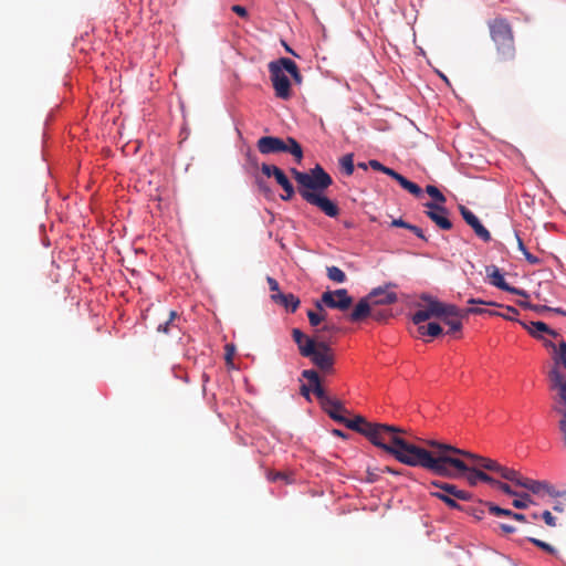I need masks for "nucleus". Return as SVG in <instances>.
I'll list each match as a JSON object with an SVG mask.
<instances>
[{
	"instance_id": "1",
	"label": "nucleus",
	"mask_w": 566,
	"mask_h": 566,
	"mask_svg": "<svg viewBox=\"0 0 566 566\" xmlns=\"http://www.w3.org/2000/svg\"><path fill=\"white\" fill-rule=\"evenodd\" d=\"M402 430L398 427L375 423L368 427L366 437L376 447L392 455L397 461L409 467L422 468L432 474L440 469L441 448L443 442L438 440H426L427 448L416 446L400 437Z\"/></svg>"
},
{
	"instance_id": "2",
	"label": "nucleus",
	"mask_w": 566,
	"mask_h": 566,
	"mask_svg": "<svg viewBox=\"0 0 566 566\" xmlns=\"http://www.w3.org/2000/svg\"><path fill=\"white\" fill-rule=\"evenodd\" d=\"M441 448V458H446L443 462L440 461V469L436 470V475L447 478V479H458L464 475V471L469 470V464H467L460 457L469 459L471 462H474L478 467L494 472L499 474L502 479L507 481H513L516 478V471L514 469H510L501 465L495 460L490 458H485L470 451L459 449L449 443L442 444Z\"/></svg>"
},
{
	"instance_id": "3",
	"label": "nucleus",
	"mask_w": 566,
	"mask_h": 566,
	"mask_svg": "<svg viewBox=\"0 0 566 566\" xmlns=\"http://www.w3.org/2000/svg\"><path fill=\"white\" fill-rule=\"evenodd\" d=\"M291 174L298 184V193L306 202L317 207L331 218L339 214V209L335 202L316 192L327 189L333 184L331 176L322 166L316 165L310 172L292 168Z\"/></svg>"
},
{
	"instance_id": "4",
	"label": "nucleus",
	"mask_w": 566,
	"mask_h": 566,
	"mask_svg": "<svg viewBox=\"0 0 566 566\" xmlns=\"http://www.w3.org/2000/svg\"><path fill=\"white\" fill-rule=\"evenodd\" d=\"M269 72L275 95L281 99H289L292 95L291 83L285 72L290 73L296 83L302 81L296 63L289 57H281L270 62Z\"/></svg>"
},
{
	"instance_id": "5",
	"label": "nucleus",
	"mask_w": 566,
	"mask_h": 566,
	"mask_svg": "<svg viewBox=\"0 0 566 566\" xmlns=\"http://www.w3.org/2000/svg\"><path fill=\"white\" fill-rule=\"evenodd\" d=\"M488 27L500 59L502 61L513 59L515 52L514 36L509 21L505 18L496 17L488 22Z\"/></svg>"
},
{
	"instance_id": "6",
	"label": "nucleus",
	"mask_w": 566,
	"mask_h": 566,
	"mask_svg": "<svg viewBox=\"0 0 566 566\" xmlns=\"http://www.w3.org/2000/svg\"><path fill=\"white\" fill-rule=\"evenodd\" d=\"M303 352V357L310 358L311 363L324 375L334 373L335 354L327 342L317 340L313 347L308 345Z\"/></svg>"
},
{
	"instance_id": "7",
	"label": "nucleus",
	"mask_w": 566,
	"mask_h": 566,
	"mask_svg": "<svg viewBox=\"0 0 566 566\" xmlns=\"http://www.w3.org/2000/svg\"><path fill=\"white\" fill-rule=\"evenodd\" d=\"M548 378L552 384V389L558 390V400L553 406V410L562 416V419L559 420V430L566 444V378L559 370L558 366H554L549 370Z\"/></svg>"
},
{
	"instance_id": "8",
	"label": "nucleus",
	"mask_w": 566,
	"mask_h": 566,
	"mask_svg": "<svg viewBox=\"0 0 566 566\" xmlns=\"http://www.w3.org/2000/svg\"><path fill=\"white\" fill-rule=\"evenodd\" d=\"M431 484L439 489L437 492H431V495L439 499L451 509L463 510V506L458 503V500L470 501L472 499L470 492L460 490L454 484L440 481H432Z\"/></svg>"
},
{
	"instance_id": "9",
	"label": "nucleus",
	"mask_w": 566,
	"mask_h": 566,
	"mask_svg": "<svg viewBox=\"0 0 566 566\" xmlns=\"http://www.w3.org/2000/svg\"><path fill=\"white\" fill-rule=\"evenodd\" d=\"M322 303L331 308L346 311L353 304V297L348 295L347 290L339 289L336 291H327L322 294L321 302L317 301L315 303V306L319 312H324Z\"/></svg>"
},
{
	"instance_id": "10",
	"label": "nucleus",
	"mask_w": 566,
	"mask_h": 566,
	"mask_svg": "<svg viewBox=\"0 0 566 566\" xmlns=\"http://www.w3.org/2000/svg\"><path fill=\"white\" fill-rule=\"evenodd\" d=\"M515 485L524 488L536 495H554L555 490L554 486L545 481H537L533 479H528L523 476L520 472L516 471V478L512 481Z\"/></svg>"
},
{
	"instance_id": "11",
	"label": "nucleus",
	"mask_w": 566,
	"mask_h": 566,
	"mask_svg": "<svg viewBox=\"0 0 566 566\" xmlns=\"http://www.w3.org/2000/svg\"><path fill=\"white\" fill-rule=\"evenodd\" d=\"M424 207L427 208V217L431 221H433L440 229L450 230L452 228V222L449 219V211L443 205L426 202Z\"/></svg>"
},
{
	"instance_id": "12",
	"label": "nucleus",
	"mask_w": 566,
	"mask_h": 566,
	"mask_svg": "<svg viewBox=\"0 0 566 566\" xmlns=\"http://www.w3.org/2000/svg\"><path fill=\"white\" fill-rule=\"evenodd\" d=\"M396 284L388 283L385 286H379L376 289H373L368 293V300H370V303L373 306L378 305H390L397 302L398 296L395 292L389 291V287H395Z\"/></svg>"
},
{
	"instance_id": "13",
	"label": "nucleus",
	"mask_w": 566,
	"mask_h": 566,
	"mask_svg": "<svg viewBox=\"0 0 566 566\" xmlns=\"http://www.w3.org/2000/svg\"><path fill=\"white\" fill-rule=\"evenodd\" d=\"M421 300L427 302V308L432 317L442 318L443 315H458L460 313V308L458 306L442 303L430 295L423 294Z\"/></svg>"
},
{
	"instance_id": "14",
	"label": "nucleus",
	"mask_w": 566,
	"mask_h": 566,
	"mask_svg": "<svg viewBox=\"0 0 566 566\" xmlns=\"http://www.w3.org/2000/svg\"><path fill=\"white\" fill-rule=\"evenodd\" d=\"M464 221L473 229L474 233L484 242L491 241L492 237L489 230L480 222L479 218L467 207H459Z\"/></svg>"
},
{
	"instance_id": "15",
	"label": "nucleus",
	"mask_w": 566,
	"mask_h": 566,
	"mask_svg": "<svg viewBox=\"0 0 566 566\" xmlns=\"http://www.w3.org/2000/svg\"><path fill=\"white\" fill-rule=\"evenodd\" d=\"M485 272L490 283L495 287L513 294L526 296V293L524 291L510 286L505 282L503 274L501 273L500 269L496 265L486 266Z\"/></svg>"
},
{
	"instance_id": "16",
	"label": "nucleus",
	"mask_w": 566,
	"mask_h": 566,
	"mask_svg": "<svg viewBox=\"0 0 566 566\" xmlns=\"http://www.w3.org/2000/svg\"><path fill=\"white\" fill-rule=\"evenodd\" d=\"M317 399L322 408L328 413V416L333 420L339 423L345 420V417L342 415V412L346 410L339 400L329 397L326 392H324L323 396L317 397Z\"/></svg>"
},
{
	"instance_id": "17",
	"label": "nucleus",
	"mask_w": 566,
	"mask_h": 566,
	"mask_svg": "<svg viewBox=\"0 0 566 566\" xmlns=\"http://www.w3.org/2000/svg\"><path fill=\"white\" fill-rule=\"evenodd\" d=\"M258 149L263 155L285 153L286 146L282 138L274 136H264L258 140Z\"/></svg>"
},
{
	"instance_id": "18",
	"label": "nucleus",
	"mask_w": 566,
	"mask_h": 566,
	"mask_svg": "<svg viewBox=\"0 0 566 566\" xmlns=\"http://www.w3.org/2000/svg\"><path fill=\"white\" fill-rule=\"evenodd\" d=\"M481 469L482 468L478 467L474 462H472V465H469V470L464 471V473H467L465 479L469 485L475 486L480 481L489 483L490 485L494 483V478H492Z\"/></svg>"
},
{
	"instance_id": "19",
	"label": "nucleus",
	"mask_w": 566,
	"mask_h": 566,
	"mask_svg": "<svg viewBox=\"0 0 566 566\" xmlns=\"http://www.w3.org/2000/svg\"><path fill=\"white\" fill-rule=\"evenodd\" d=\"M271 300L277 304L290 311L291 313H294L298 306H300V298L295 296L292 293H273L271 294Z\"/></svg>"
},
{
	"instance_id": "20",
	"label": "nucleus",
	"mask_w": 566,
	"mask_h": 566,
	"mask_svg": "<svg viewBox=\"0 0 566 566\" xmlns=\"http://www.w3.org/2000/svg\"><path fill=\"white\" fill-rule=\"evenodd\" d=\"M371 306L370 300H368V295L356 304L353 312L349 314L348 318L352 322H361L365 318L370 316L371 313Z\"/></svg>"
},
{
	"instance_id": "21",
	"label": "nucleus",
	"mask_w": 566,
	"mask_h": 566,
	"mask_svg": "<svg viewBox=\"0 0 566 566\" xmlns=\"http://www.w3.org/2000/svg\"><path fill=\"white\" fill-rule=\"evenodd\" d=\"M302 377L308 380V382L312 387V391L314 392L316 398L323 396L325 390L321 385V379H319V375H318L317 370L305 369L302 371Z\"/></svg>"
},
{
	"instance_id": "22",
	"label": "nucleus",
	"mask_w": 566,
	"mask_h": 566,
	"mask_svg": "<svg viewBox=\"0 0 566 566\" xmlns=\"http://www.w3.org/2000/svg\"><path fill=\"white\" fill-rule=\"evenodd\" d=\"M292 338L297 345L300 355L303 356V349L306 348L308 345L310 347H313V345L318 340L314 337H310L305 335L301 329L293 328L292 329Z\"/></svg>"
},
{
	"instance_id": "23",
	"label": "nucleus",
	"mask_w": 566,
	"mask_h": 566,
	"mask_svg": "<svg viewBox=\"0 0 566 566\" xmlns=\"http://www.w3.org/2000/svg\"><path fill=\"white\" fill-rule=\"evenodd\" d=\"M340 423L345 424L347 428L355 430L366 437V431L368 427H373L375 423L367 422L363 417L357 416L354 419H347L345 417V420Z\"/></svg>"
},
{
	"instance_id": "24",
	"label": "nucleus",
	"mask_w": 566,
	"mask_h": 566,
	"mask_svg": "<svg viewBox=\"0 0 566 566\" xmlns=\"http://www.w3.org/2000/svg\"><path fill=\"white\" fill-rule=\"evenodd\" d=\"M394 178L405 190L409 191L415 197H420L422 195V189L415 182L408 180L406 177L395 171Z\"/></svg>"
},
{
	"instance_id": "25",
	"label": "nucleus",
	"mask_w": 566,
	"mask_h": 566,
	"mask_svg": "<svg viewBox=\"0 0 566 566\" xmlns=\"http://www.w3.org/2000/svg\"><path fill=\"white\" fill-rule=\"evenodd\" d=\"M520 324L528 331V333L533 337H539L536 332H543L552 335L553 337H556L558 334L557 332L551 329L547 324L544 322H532L531 325H527L524 322H520Z\"/></svg>"
},
{
	"instance_id": "26",
	"label": "nucleus",
	"mask_w": 566,
	"mask_h": 566,
	"mask_svg": "<svg viewBox=\"0 0 566 566\" xmlns=\"http://www.w3.org/2000/svg\"><path fill=\"white\" fill-rule=\"evenodd\" d=\"M284 142H285V146H286L285 153H289L292 156H294L296 163L301 164L302 158H303V149H302L301 145L293 137H287L286 139H284Z\"/></svg>"
},
{
	"instance_id": "27",
	"label": "nucleus",
	"mask_w": 566,
	"mask_h": 566,
	"mask_svg": "<svg viewBox=\"0 0 566 566\" xmlns=\"http://www.w3.org/2000/svg\"><path fill=\"white\" fill-rule=\"evenodd\" d=\"M275 180L283 188V190L285 192L284 195L281 196V198L285 201L291 200L294 197L295 191H294V188H293L291 181L285 176V174L284 172L277 174V178Z\"/></svg>"
},
{
	"instance_id": "28",
	"label": "nucleus",
	"mask_w": 566,
	"mask_h": 566,
	"mask_svg": "<svg viewBox=\"0 0 566 566\" xmlns=\"http://www.w3.org/2000/svg\"><path fill=\"white\" fill-rule=\"evenodd\" d=\"M464 317L463 311L460 310L458 315H443L442 319L450 327L449 332H460L462 328L461 319Z\"/></svg>"
},
{
	"instance_id": "29",
	"label": "nucleus",
	"mask_w": 566,
	"mask_h": 566,
	"mask_svg": "<svg viewBox=\"0 0 566 566\" xmlns=\"http://www.w3.org/2000/svg\"><path fill=\"white\" fill-rule=\"evenodd\" d=\"M339 167L344 175L352 176L355 169L354 155L346 154L342 158H339Z\"/></svg>"
},
{
	"instance_id": "30",
	"label": "nucleus",
	"mask_w": 566,
	"mask_h": 566,
	"mask_svg": "<svg viewBox=\"0 0 566 566\" xmlns=\"http://www.w3.org/2000/svg\"><path fill=\"white\" fill-rule=\"evenodd\" d=\"M327 277L336 283H344L346 281V274L339 268L332 265L326 269Z\"/></svg>"
},
{
	"instance_id": "31",
	"label": "nucleus",
	"mask_w": 566,
	"mask_h": 566,
	"mask_svg": "<svg viewBox=\"0 0 566 566\" xmlns=\"http://www.w3.org/2000/svg\"><path fill=\"white\" fill-rule=\"evenodd\" d=\"M418 331L421 335H429L431 337H437L442 333L441 326L434 322L419 326Z\"/></svg>"
},
{
	"instance_id": "32",
	"label": "nucleus",
	"mask_w": 566,
	"mask_h": 566,
	"mask_svg": "<svg viewBox=\"0 0 566 566\" xmlns=\"http://www.w3.org/2000/svg\"><path fill=\"white\" fill-rule=\"evenodd\" d=\"M266 476H268V480L271 482H275L279 480L284 481L286 484H291L294 482V479L292 478V475L286 472L269 471Z\"/></svg>"
},
{
	"instance_id": "33",
	"label": "nucleus",
	"mask_w": 566,
	"mask_h": 566,
	"mask_svg": "<svg viewBox=\"0 0 566 566\" xmlns=\"http://www.w3.org/2000/svg\"><path fill=\"white\" fill-rule=\"evenodd\" d=\"M177 318H179L178 313H177L176 311H170V312H169V317H168V319H167L165 323L159 324V325L157 326V331H158L159 333L168 334V333L170 332L171 327L176 326V325L174 324V322H175V319H177Z\"/></svg>"
},
{
	"instance_id": "34",
	"label": "nucleus",
	"mask_w": 566,
	"mask_h": 566,
	"mask_svg": "<svg viewBox=\"0 0 566 566\" xmlns=\"http://www.w3.org/2000/svg\"><path fill=\"white\" fill-rule=\"evenodd\" d=\"M426 192L436 201L434 203L443 205L447 201L444 195L436 186L428 185Z\"/></svg>"
},
{
	"instance_id": "35",
	"label": "nucleus",
	"mask_w": 566,
	"mask_h": 566,
	"mask_svg": "<svg viewBox=\"0 0 566 566\" xmlns=\"http://www.w3.org/2000/svg\"><path fill=\"white\" fill-rule=\"evenodd\" d=\"M517 499H515L512 504L515 509L524 510L528 507V505L532 503L531 496L528 493H518V495H515Z\"/></svg>"
},
{
	"instance_id": "36",
	"label": "nucleus",
	"mask_w": 566,
	"mask_h": 566,
	"mask_svg": "<svg viewBox=\"0 0 566 566\" xmlns=\"http://www.w3.org/2000/svg\"><path fill=\"white\" fill-rule=\"evenodd\" d=\"M484 503L481 502V504L479 506H463V512L472 515L473 517H475L476 520H482L483 516H484V509H483Z\"/></svg>"
},
{
	"instance_id": "37",
	"label": "nucleus",
	"mask_w": 566,
	"mask_h": 566,
	"mask_svg": "<svg viewBox=\"0 0 566 566\" xmlns=\"http://www.w3.org/2000/svg\"><path fill=\"white\" fill-rule=\"evenodd\" d=\"M505 313L500 312H489L490 315L501 316L507 321H516V316L518 315V311L513 306H506Z\"/></svg>"
},
{
	"instance_id": "38",
	"label": "nucleus",
	"mask_w": 566,
	"mask_h": 566,
	"mask_svg": "<svg viewBox=\"0 0 566 566\" xmlns=\"http://www.w3.org/2000/svg\"><path fill=\"white\" fill-rule=\"evenodd\" d=\"M391 316V312L388 310H377L375 306H371L370 317H373L377 322H385Z\"/></svg>"
},
{
	"instance_id": "39",
	"label": "nucleus",
	"mask_w": 566,
	"mask_h": 566,
	"mask_svg": "<svg viewBox=\"0 0 566 566\" xmlns=\"http://www.w3.org/2000/svg\"><path fill=\"white\" fill-rule=\"evenodd\" d=\"M528 541L551 555H555L557 553V551L551 544L544 541L537 539L535 537H528Z\"/></svg>"
},
{
	"instance_id": "40",
	"label": "nucleus",
	"mask_w": 566,
	"mask_h": 566,
	"mask_svg": "<svg viewBox=\"0 0 566 566\" xmlns=\"http://www.w3.org/2000/svg\"><path fill=\"white\" fill-rule=\"evenodd\" d=\"M431 314L429 313V310L426 307V308H422V310H418L417 312H415V314L412 315V322L417 325L421 324L422 322L431 318Z\"/></svg>"
},
{
	"instance_id": "41",
	"label": "nucleus",
	"mask_w": 566,
	"mask_h": 566,
	"mask_svg": "<svg viewBox=\"0 0 566 566\" xmlns=\"http://www.w3.org/2000/svg\"><path fill=\"white\" fill-rule=\"evenodd\" d=\"M368 165L374 169V170H377V171H381L390 177L394 176L395 171L394 169L389 168V167H386L384 166L380 161L378 160H369Z\"/></svg>"
},
{
	"instance_id": "42",
	"label": "nucleus",
	"mask_w": 566,
	"mask_h": 566,
	"mask_svg": "<svg viewBox=\"0 0 566 566\" xmlns=\"http://www.w3.org/2000/svg\"><path fill=\"white\" fill-rule=\"evenodd\" d=\"M307 317L311 326L317 327L323 321H325V314L316 313L312 310L307 311Z\"/></svg>"
},
{
	"instance_id": "43",
	"label": "nucleus",
	"mask_w": 566,
	"mask_h": 566,
	"mask_svg": "<svg viewBox=\"0 0 566 566\" xmlns=\"http://www.w3.org/2000/svg\"><path fill=\"white\" fill-rule=\"evenodd\" d=\"M261 170L266 177H274L275 179L277 178V174L283 172V170L280 169L279 167L268 164H263Z\"/></svg>"
},
{
	"instance_id": "44",
	"label": "nucleus",
	"mask_w": 566,
	"mask_h": 566,
	"mask_svg": "<svg viewBox=\"0 0 566 566\" xmlns=\"http://www.w3.org/2000/svg\"><path fill=\"white\" fill-rule=\"evenodd\" d=\"M492 486L501 490L503 493H505L507 495H512V496L518 495V492L514 491L511 488V485H509L507 483L501 482L499 480L494 479V483L492 484Z\"/></svg>"
},
{
	"instance_id": "45",
	"label": "nucleus",
	"mask_w": 566,
	"mask_h": 566,
	"mask_svg": "<svg viewBox=\"0 0 566 566\" xmlns=\"http://www.w3.org/2000/svg\"><path fill=\"white\" fill-rule=\"evenodd\" d=\"M557 364H562L566 368V342H560L558 347V353L555 358V366Z\"/></svg>"
},
{
	"instance_id": "46",
	"label": "nucleus",
	"mask_w": 566,
	"mask_h": 566,
	"mask_svg": "<svg viewBox=\"0 0 566 566\" xmlns=\"http://www.w3.org/2000/svg\"><path fill=\"white\" fill-rule=\"evenodd\" d=\"M542 517L546 525H548L551 527L556 526V517L553 516V514L549 511H544L542 514Z\"/></svg>"
},
{
	"instance_id": "47",
	"label": "nucleus",
	"mask_w": 566,
	"mask_h": 566,
	"mask_svg": "<svg viewBox=\"0 0 566 566\" xmlns=\"http://www.w3.org/2000/svg\"><path fill=\"white\" fill-rule=\"evenodd\" d=\"M490 311H486L482 307H470V308H467V310H463V314L465 317H468L470 314H483V313H489Z\"/></svg>"
},
{
	"instance_id": "48",
	"label": "nucleus",
	"mask_w": 566,
	"mask_h": 566,
	"mask_svg": "<svg viewBox=\"0 0 566 566\" xmlns=\"http://www.w3.org/2000/svg\"><path fill=\"white\" fill-rule=\"evenodd\" d=\"M266 281H268L269 289L272 292V294L281 292L280 287H279V283H277V281L275 279H273L271 276H268Z\"/></svg>"
},
{
	"instance_id": "49",
	"label": "nucleus",
	"mask_w": 566,
	"mask_h": 566,
	"mask_svg": "<svg viewBox=\"0 0 566 566\" xmlns=\"http://www.w3.org/2000/svg\"><path fill=\"white\" fill-rule=\"evenodd\" d=\"M484 505H486L489 507V511L491 514L493 515H496V516H501L502 514V507L491 503V502H485Z\"/></svg>"
},
{
	"instance_id": "50",
	"label": "nucleus",
	"mask_w": 566,
	"mask_h": 566,
	"mask_svg": "<svg viewBox=\"0 0 566 566\" xmlns=\"http://www.w3.org/2000/svg\"><path fill=\"white\" fill-rule=\"evenodd\" d=\"M224 349H226V360L228 364H230L232 360V357L234 355L235 348L232 344H227Z\"/></svg>"
},
{
	"instance_id": "51",
	"label": "nucleus",
	"mask_w": 566,
	"mask_h": 566,
	"mask_svg": "<svg viewBox=\"0 0 566 566\" xmlns=\"http://www.w3.org/2000/svg\"><path fill=\"white\" fill-rule=\"evenodd\" d=\"M232 11H233L234 13H237V14H238L239 17H241V18H247V17H248V11H247V9H245L244 7H242V6L234 4V6L232 7Z\"/></svg>"
},
{
	"instance_id": "52",
	"label": "nucleus",
	"mask_w": 566,
	"mask_h": 566,
	"mask_svg": "<svg viewBox=\"0 0 566 566\" xmlns=\"http://www.w3.org/2000/svg\"><path fill=\"white\" fill-rule=\"evenodd\" d=\"M408 230L412 231L418 238L427 241V238L424 237L423 231L419 227L410 223V227H408Z\"/></svg>"
},
{
	"instance_id": "53",
	"label": "nucleus",
	"mask_w": 566,
	"mask_h": 566,
	"mask_svg": "<svg viewBox=\"0 0 566 566\" xmlns=\"http://www.w3.org/2000/svg\"><path fill=\"white\" fill-rule=\"evenodd\" d=\"M391 227H397V228H405V229H408V227H410V223L403 221L402 219H394L391 221Z\"/></svg>"
},
{
	"instance_id": "54",
	"label": "nucleus",
	"mask_w": 566,
	"mask_h": 566,
	"mask_svg": "<svg viewBox=\"0 0 566 566\" xmlns=\"http://www.w3.org/2000/svg\"><path fill=\"white\" fill-rule=\"evenodd\" d=\"M469 304H483V305H493V306H500L499 304L494 303V302H486V301H483V300H480V298H470L468 301Z\"/></svg>"
},
{
	"instance_id": "55",
	"label": "nucleus",
	"mask_w": 566,
	"mask_h": 566,
	"mask_svg": "<svg viewBox=\"0 0 566 566\" xmlns=\"http://www.w3.org/2000/svg\"><path fill=\"white\" fill-rule=\"evenodd\" d=\"M499 526L502 530V532L505 534H511L516 531V528L514 526L506 524V523H501Z\"/></svg>"
},
{
	"instance_id": "56",
	"label": "nucleus",
	"mask_w": 566,
	"mask_h": 566,
	"mask_svg": "<svg viewBox=\"0 0 566 566\" xmlns=\"http://www.w3.org/2000/svg\"><path fill=\"white\" fill-rule=\"evenodd\" d=\"M532 311L538 313V314H543L544 312H548L551 311V307L549 306H546V305H533L532 306Z\"/></svg>"
},
{
	"instance_id": "57",
	"label": "nucleus",
	"mask_w": 566,
	"mask_h": 566,
	"mask_svg": "<svg viewBox=\"0 0 566 566\" xmlns=\"http://www.w3.org/2000/svg\"><path fill=\"white\" fill-rule=\"evenodd\" d=\"M381 472H388V473H391V474H395V475H406V472L405 471H397L390 467H384L381 469Z\"/></svg>"
},
{
	"instance_id": "58",
	"label": "nucleus",
	"mask_w": 566,
	"mask_h": 566,
	"mask_svg": "<svg viewBox=\"0 0 566 566\" xmlns=\"http://www.w3.org/2000/svg\"><path fill=\"white\" fill-rule=\"evenodd\" d=\"M526 258V260L532 263V264H536L538 263V258L534 256L533 254H531L527 250H524V253H523Z\"/></svg>"
},
{
	"instance_id": "59",
	"label": "nucleus",
	"mask_w": 566,
	"mask_h": 566,
	"mask_svg": "<svg viewBox=\"0 0 566 566\" xmlns=\"http://www.w3.org/2000/svg\"><path fill=\"white\" fill-rule=\"evenodd\" d=\"M310 391H312V387L311 385L310 386H306V385H302L301 387V394L306 397L307 399H310Z\"/></svg>"
},
{
	"instance_id": "60",
	"label": "nucleus",
	"mask_w": 566,
	"mask_h": 566,
	"mask_svg": "<svg viewBox=\"0 0 566 566\" xmlns=\"http://www.w3.org/2000/svg\"><path fill=\"white\" fill-rule=\"evenodd\" d=\"M512 518L515 520V521H518V522H525L526 521V516L524 514L514 513V512H513Z\"/></svg>"
},
{
	"instance_id": "61",
	"label": "nucleus",
	"mask_w": 566,
	"mask_h": 566,
	"mask_svg": "<svg viewBox=\"0 0 566 566\" xmlns=\"http://www.w3.org/2000/svg\"><path fill=\"white\" fill-rule=\"evenodd\" d=\"M256 184L262 191H264V192L270 191V189L266 187L265 182L262 179H256Z\"/></svg>"
},
{
	"instance_id": "62",
	"label": "nucleus",
	"mask_w": 566,
	"mask_h": 566,
	"mask_svg": "<svg viewBox=\"0 0 566 566\" xmlns=\"http://www.w3.org/2000/svg\"><path fill=\"white\" fill-rule=\"evenodd\" d=\"M549 312H554L556 314H559V315H563V316H566V311L560 308V307H551V311Z\"/></svg>"
},
{
	"instance_id": "63",
	"label": "nucleus",
	"mask_w": 566,
	"mask_h": 566,
	"mask_svg": "<svg viewBox=\"0 0 566 566\" xmlns=\"http://www.w3.org/2000/svg\"><path fill=\"white\" fill-rule=\"evenodd\" d=\"M335 329V326L334 325H329V324H325L321 331H324V332H331V331H334Z\"/></svg>"
},
{
	"instance_id": "64",
	"label": "nucleus",
	"mask_w": 566,
	"mask_h": 566,
	"mask_svg": "<svg viewBox=\"0 0 566 566\" xmlns=\"http://www.w3.org/2000/svg\"><path fill=\"white\" fill-rule=\"evenodd\" d=\"M512 518L513 512L511 510L502 509V514Z\"/></svg>"
}]
</instances>
